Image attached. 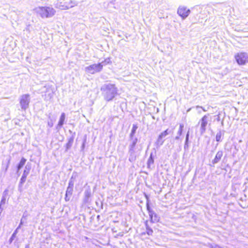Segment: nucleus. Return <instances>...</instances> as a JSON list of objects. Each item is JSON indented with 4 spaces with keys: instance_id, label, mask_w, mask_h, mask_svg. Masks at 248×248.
<instances>
[{
    "instance_id": "nucleus-1",
    "label": "nucleus",
    "mask_w": 248,
    "mask_h": 248,
    "mask_svg": "<svg viewBox=\"0 0 248 248\" xmlns=\"http://www.w3.org/2000/svg\"><path fill=\"white\" fill-rule=\"evenodd\" d=\"M104 99L109 101L112 100L117 94L118 89L113 84L104 85L101 89Z\"/></svg>"
},
{
    "instance_id": "nucleus-2",
    "label": "nucleus",
    "mask_w": 248,
    "mask_h": 248,
    "mask_svg": "<svg viewBox=\"0 0 248 248\" xmlns=\"http://www.w3.org/2000/svg\"><path fill=\"white\" fill-rule=\"evenodd\" d=\"M35 13L42 18H49L55 14V10L51 7H38L34 9Z\"/></svg>"
},
{
    "instance_id": "nucleus-3",
    "label": "nucleus",
    "mask_w": 248,
    "mask_h": 248,
    "mask_svg": "<svg viewBox=\"0 0 248 248\" xmlns=\"http://www.w3.org/2000/svg\"><path fill=\"white\" fill-rule=\"evenodd\" d=\"M131 143L129 146V151L128 153L130 155L129 157V160L130 162H133L135 160L136 158V145L138 141L137 138H131Z\"/></svg>"
},
{
    "instance_id": "nucleus-4",
    "label": "nucleus",
    "mask_w": 248,
    "mask_h": 248,
    "mask_svg": "<svg viewBox=\"0 0 248 248\" xmlns=\"http://www.w3.org/2000/svg\"><path fill=\"white\" fill-rule=\"evenodd\" d=\"M105 62H102L98 64L90 65L85 68V71L86 73L90 74H94L95 73L101 71L104 66Z\"/></svg>"
},
{
    "instance_id": "nucleus-5",
    "label": "nucleus",
    "mask_w": 248,
    "mask_h": 248,
    "mask_svg": "<svg viewBox=\"0 0 248 248\" xmlns=\"http://www.w3.org/2000/svg\"><path fill=\"white\" fill-rule=\"evenodd\" d=\"M210 114H207L203 116L199 121L198 124H200V133L201 135L203 134L206 130V126L209 122Z\"/></svg>"
},
{
    "instance_id": "nucleus-6",
    "label": "nucleus",
    "mask_w": 248,
    "mask_h": 248,
    "mask_svg": "<svg viewBox=\"0 0 248 248\" xmlns=\"http://www.w3.org/2000/svg\"><path fill=\"white\" fill-rule=\"evenodd\" d=\"M30 97L29 94H23L20 97L19 103L22 110H25L29 107Z\"/></svg>"
},
{
    "instance_id": "nucleus-7",
    "label": "nucleus",
    "mask_w": 248,
    "mask_h": 248,
    "mask_svg": "<svg viewBox=\"0 0 248 248\" xmlns=\"http://www.w3.org/2000/svg\"><path fill=\"white\" fill-rule=\"evenodd\" d=\"M31 170V167L29 165H27L25 166V170H24L22 176L20 179L19 185H18V190L20 191H22V187L23 184L25 182L27 176L28 175Z\"/></svg>"
},
{
    "instance_id": "nucleus-8",
    "label": "nucleus",
    "mask_w": 248,
    "mask_h": 248,
    "mask_svg": "<svg viewBox=\"0 0 248 248\" xmlns=\"http://www.w3.org/2000/svg\"><path fill=\"white\" fill-rule=\"evenodd\" d=\"M235 59L239 64H245L248 62V55L246 53H238L235 56Z\"/></svg>"
},
{
    "instance_id": "nucleus-9",
    "label": "nucleus",
    "mask_w": 248,
    "mask_h": 248,
    "mask_svg": "<svg viewBox=\"0 0 248 248\" xmlns=\"http://www.w3.org/2000/svg\"><path fill=\"white\" fill-rule=\"evenodd\" d=\"M190 11L184 6H180L178 9V14L182 17L183 19L186 18L190 14Z\"/></svg>"
},
{
    "instance_id": "nucleus-10",
    "label": "nucleus",
    "mask_w": 248,
    "mask_h": 248,
    "mask_svg": "<svg viewBox=\"0 0 248 248\" xmlns=\"http://www.w3.org/2000/svg\"><path fill=\"white\" fill-rule=\"evenodd\" d=\"M170 130L169 129H167L163 132H162L158 137V139L156 141V144L158 146H161L164 143V140H162V139L165 138L168 135H169L170 133Z\"/></svg>"
},
{
    "instance_id": "nucleus-11",
    "label": "nucleus",
    "mask_w": 248,
    "mask_h": 248,
    "mask_svg": "<svg viewBox=\"0 0 248 248\" xmlns=\"http://www.w3.org/2000/svg\"><path fill=\"white\" fill-rule=\"evenodd\" d=\"M91 196V191L90 189H87L84 192V203H87L90 202V198Z\"/></svg>"
},
{
    "instance_id": "nucleus-12",
    "label": "nucleus",
    "mask_w": 248,
    "mask_h": 248,
    "mask_svg": "<svg viewBox=\"0 0 248 248\" xmlns=\"http://www.w3.org/2000/svg\"><path fill=\"white\" fill-rule=\"evenodd\" d=\"M223 156V152L221 151H219L217 152L215 158L212 160L213 164H217V163L221 159V157Z\"/></svg>"
},
{
    "instance_id": "nucleus-13",
    "label": "nucleus",
    "mask_w": 248,
    "mask_h": 248,
    "mask_svg": "<svg viewBox=\"0 0 248 248\" xmlns=\"http://www.w3.org/2000/svg\"><path fill=\"white\" fill-rule=\"evenodd\" d=\"M149 216L152 222H157L159 220V217L154 211H150Z\"/></svg>"
},
{
    "instance_id": "nucleus-14",
    "label": "nucleus",
    "mask_w": 248,
    "mask_h": 248,
    "mask_svg": "<svg viewBox=\"0 0 248 248\" xmlns=\"http://www.w3.org/2000/svg\"><path fill=\"white\" fill-rule=\"evenodd\" d=\"M73 191V188L70 187L67 188L65 197V201L68 202L70 200V197L72 195Z\"/></svg>"
},
{
    "instance_id": "nucleus-15",
    "label": "nucleus",
    "mask_w": 248,
    "mask_h": 248,
    "mask_svg": "<svg viewBox=\"0 0 248 248\" xmlns=\"http://www.w3.org/2000/svg\"><path fill=\"white\" fill-rule=\"evenodd\" d=\"M74 136H72L71 138H70L69 139L68 142H67V143L66 145V150L70 149L71 148V147L72 146L73 141H74Z\"/></svg>"
},
{
    "instance_id": "nucleus-16",
    "label": "nucleus",
    "mask_w": 248,
    "mask_h": 248,
    "mask_svg": "<svg viewBox=\"0 0 248 248\" xmlns=\"http://www.w3.org/2000/svg\"><path fill=\"white\" fill-rule=\"evenodd\" d=\"M65 118V113H62L61 115L60 120H59L58 124V126H62L63 124Z\"/></svg>"
},
{
    "instance_id": "nucleus-17",
    "label": "nucleus",
    "mask_w": 248,
    "mask_h": 248,
    "mask_svg": "<svg viewBox=\"0 0 248 248\" xmlns=\"http://www.w3.org/2000/svg\"><path fill=\"white\" fill-rule=\"evenodd\" d=\"M26 162V159L24 158H22L21 159L19 164L18 165L17 167V171H18L25 165V163Z\"/></svg>"
},
{
    "instance_id": "nucleus-18",
    "label": "nucleus",
    "mask_w": 248,
    "mask_h": 248,
    "mask_svg": "<svg viewBox=\"0 0 248 248\" xmlns=\"http://www.w3.org/2000/svg\"><path fill=\"white\" fill-rule=\"evenodd\" d=\"M47 92H48V96H46V94H45L46 99H50L53 96V91L50 88H49V89H47Z\"/></svg>"
},
{
    "instance_id": "nucleus-19",
    "label": "nucleus",
    "mask_w": 248,
    "mask_h": 248,
    "mask_svg": "<svg viewBox=\"0 0 248 248\" xmlns=\"http://www.w3.org/2000/svg\"><path fill=\"white\" fill-rule=\"evenodd\" d=\"M222 133L221 131L218 132L216 135V140L219 142L221 140Z\"/></svg>"
},
{
    "instance_id": "nucleus-20",
    "label": "nucleus",
    "mask_w": 248,
    "mask_h": 248,
    "mask_svg": "<svg viewBox=\"0 0 248 248\" xmlns=\"http://www.w3.org/2000/svg\"><path fill=\"white\" fill-rule=\"evenodd\" d=\"M146 233H147V234L149 235H152L153 233V231L152 229H151L148 226V225H147V223L146 224Z\"/></svg>"
},
{
    "instance_id": "nucleus-21",
    "label": "nucleus",
    "mask_w": 248,
    "mask_h": 248,
    "mask_svg": "<svg viewBox=\"0 0 248 248\" xmlns=\"http://www.w3.org/2000/svg\"><path fill=\"white\" fill-rule=\"evenodd\" d=\"M137 129V126L136 125H133L131 132L130 133V138H133V136L135 134L136 131Z\"/></svg>"
},
{
    "instance_id": "nucleus-22",
    "label": "nucleus",
    "mask_w": 248,
    "mask_h": 248,
    "mask_svg": "<svg viewBox=\"0 0 248 248\" xmlns=\"http://www.w3.org/2000/svg\"><path fill=\"white\" fill-rule=\"evenodd\" d=\"M17 232H18V230L17 229H16L14 233H13V234L12 235L11 238H10L9 239V242L10 243H12V242L13 241V240L14 239V238H15L17 233Z\"/></svg>"
},
{
    "instance_id": "nucleus-23",
    "label": "nucleus",
    "mask_w": 248,
    "mask_h": 248,
    "mask_svg": "<svg viewBox=\"0 0 248 248\" xmlns=\"http://www.w3.org/2000/svg\"><path fill=\"white\" fill-rule=\"evenodd\" d=\"M189 132L188 131L186 134V141H185V145H184L185 149H186V147H187L188 146L187 144H188V138H189Z\"/></svg>"
},
{
    "instance_id": "nucleus-24",
    "label": "nucleus",
    "mask_w": 248,
    "mask_h": 248,
    "mask_svg": "<svg viewBox=\"0 0 248 248\" xmlns=\"http://www.w3.org/2000/svg\"><path fill=\"white\" fill-rule=\"evenodd\" d=\"M74 185V181L73 180V177H72L69 181L68 186L67 187H70V188H73Z\"/></svg>"
},
{
    "instance_id": "nucleus-25",
    "label": "nucleus",
    "mask_w": 248,
    "mask_h": 248,
    "mask_svg": "<svg viewBox=\"0 0 248 248\" xmlns=\"http://www.w3.org/2000/svg\"><path fill=\"white\" fill-rule=\"evenodd\" d=\"M154 163V159L152 157V155H150V157L148 160V166L149 167L151 164H153Z\"/></svg>"
},
{
    "instance_id": "nucleus-26",
    "label": "nucleus",
    "mask_w": 248,
    "mask_h": 248,
    "mask_svg": "<svg viewBox=\"0 0 248 248\" xmlns=\"http://www.w3.org/2000/svg\"><path fill=\"white\" fill-rule=\"evenodd\" d=\"M5 202H6V198H5V196H2L1 201H0V206H2L5 203Z\"/></svg>"
},
{
    "instance_id": "nucleus-27",
    "label": "nucleus",
    "mask_w": 248,
    "mask_h": 248,
    "mask_svg": "<svg viewBox=\"0 0 248 248\" xmlns=\"http://www.w3.org/2000/svg\"><path fill=\"white\" fill-rule=\"evenodd\" d=\"M8 190L5 189L3 192L2 196H5V197L6 198V196L8 195Z\"/></svg>"
},
{
    "instance_id": "nucleus-28",
    "label": "nucleus",
    "mask_w": 248,
    "mask_h": 248,
    "mask_svg": "<svg viewBox=\"0 0 248 248\" xmlns=\"http://www.w3.org/2000/svg\"><path fill=\"white\" fill-rule=\"evenodd\" d=\"M73 7V6H67V5H62V7L61 8L62 9H67L68 8H69V7Z\"/></svg>"
},
{
    "instance_id": "nucleus-29",
    "label": "nucleus",
    "mask_w": 248,
    "mask_h": 248,
    "mask_svg": "<svg viewBox=\"0 0 248 248\" xmlns=\"http://www.w3.org/2000/svg\"><path fill=\"white\" fill-rule=\"evenodd\" d=\"M147 209L148 211V213H149V215H150V211H153L150 207L149 205V204L147 203Z\"/></svg>"
},
{
    "instance_id": "nucleus-30",
    "label": "nucleus",
    "mask_w": 248,
    "mask_h": 248,
    "mask_svg": "<svg viewBox=\"0 0 248 248\" xmlns=\"http://www.w3.org/2000/svg\"><path fill=\"white\" fill-rule=\"evenodd\" d=\"M23 222L22 218L20 220V222L19 226L17 227V228L16 229H17L18 230L19 229H20L21 225L23 224Z\"/></svg>"
},
{
    "instance_id": "nucleus-31",
    "label": "nucleus",
    "mask_w": 248,
    "mask_h": 248,
    "mask_svg": "<svg viewBox=\"0 0 248 248\" xmlns=\"http://www.w3.org/2000/svg\"><path fill=\"white\" fill-rule=\"evenodd\" d=\"M103 62H105L104 63V65H105L107 63H108L110 62V59H107Z\"/></svg>"
},
{
    "instance_id": "nucleus-32",
    "label": "nucleus",
    "mask_w": 248,
    "mask_h": 248,
    "mask_svg": "<svg viewBox=\"0 0 248 248\" xmlns=\"http://www.w3.org/2000/svg\"><path fill=\"white\" fill-rule=\"evenodd\" d=\"M182 131H183V130L179 129L178 132H177V135L181 136L182 135Z\"/></svg>"
},
{
    "instance_id": "nucleus-33",
    "label": "nucleus",
    "mask_w": 248,
    "mask_h": 248,
    "mask_svg": "<svg viewBox=\"0 0 248 248\" xmlns=\"http://www.w3.org/2000/svg\"><path fill=\"white\" fill-rule=\"evenodd\" d=\"M47 124L50 127L53 126V123L52 122H48Z\"/></svg>"
},
{
    "instance_id": "nucleus-34",
    "label": "nucleus",
    "mask_w": 248,
    "mask_h": 248,
    "mask_svg": "<svg viewBox=\"0 0 248 248\" xmlns=\"http://www.w3.org/2000/svg\"><path fill=\"white\" fill-rule=\"evenodd\" d=\"M202 108V109L204 111H206L207 110L206 109H205V108H204L203 107H201V106H196V108Z\"/></svg>"
},
{
    "instance_id": "nucleus-35",
    "label": "nucleus",
    "mask_w": 248,
    "mask_h": 248,
    "mask_svg": "<svg viewBox=\"0 0 248 248\" xmlns=\"http://www.w3.org/2000/svg\"><path fill=\"white\" fill-rule=\"evenodd\" d=\"M3 210V207L2 206H0V216Z\"/></svg>"
},
{
    "instance_id": "nucleus-36",
    "label": "nucleus",
    "mask_w": 248,
    "mask_h": 248,
    "mask_svg": "<svg viewBox=\"0 0 248 248\" xmlns=\"http://www.w3.org/2000/svg\"><path fill=\"white\" fill-rule=\"evenodd\" d=\"M85 141H86V140H84L82 145V146H81V149L82 150H83L84 147H85Z\"/></svg>"
},
{
    "instance_id": "nucleus-37",
    "label": "nucleus",
    "mask_w": 248,
    "mask_h": 248,
    "mask_svg": "<svg viewBox=\"0 0 248 248\" xmlns=\"http://www.w3.org/2000/svg\"><path fill=\"white\" fill-rule=\"evenodd\" d=\"M183 128H184V124H180V126H179V129H182V130H183Z\"/></svg>"
},
{
    "instance_id": "nucleus-38",
    "label": "nucleus",
    "mask_w": 248,
    "mask_h": 248,
    "mask_svg": "<svg viewBox=\"0 0 248 248\" xmlns=\"http://www.w3.org/2000/svg\"><path fill=\"white\" fill-rule=\"evenodd\" d=\"M9 163H10V160H9L8 161V164L6 167V168H5V171H6L9 167Z\"/></svg>"
},
{
    "instance_id": "nucleus-39",
    "label": "nucleus",
    "mask_w": 248,
    "mask_h": 248,
    "mask_svg": "<svg viewBox=\"0 0 248 248\" xmlns=\"http://www.w3.org/2000/svg\"><path fill=\"white\" fill-rule=\"evenodd\" d=\"M180 136H179V135H177V136L175 138V139L176 140H179V139H180Z\"/></svg>"
},
{
    "instance_id": "nucleus-40",
    "label": "nucleus",
    "mask_w": 248,
    "mask_h": 248,
    "mask_svg": "<svg viewBox=\"0 0 248 248\" xmlns=\"http://www.w3.org/2000/svg\"><path fill=\"white\" fill-rule=\"evenodd\" d=\"M25 248H29V245H27V246L25 247Z\"/></svg>"
}]
</instances>
